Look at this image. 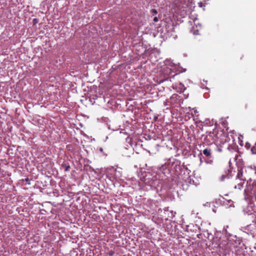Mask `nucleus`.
Segmentation results:
<instances>
[{"instance_id": "obj_1", "label": "nucleus", "mask_w": 256, "mask_h": 256, "mask_svg": "<svg viewBox=\"0 0 256 256\" xmlns=\"http://www.w3.org/2000/svg\"><path fill=\"white\" fill-rule=\"evenodd\" d=\"M218 130H214L212 132H209L206 136L204 138L205 142L208 144H212L214 142H216V134Z\"/></svg>"}, {"instance_id": "obj_2", "label": "nucleus", "mask_w": 256, "mask_h": 256, "mask_svg": "<svg viewBox=\"0 0 256 256\" xmlns=\"http://www.w3.org/2000/svg\"><path fill=\"white\" fill-rule=\"evenodd\" d=\"M216 142L220 144H224L226 143V132L224 130H220L216 134Z\"/></svg>"}, {"instance_id": "obj_3", "label": "nucleus", "mask_w": 256, "mask_h": 256, "mask_svg": "<svg viewBox=\"0 0 256 256\" xmlns=\"http://www.w3.org/2000/svg\"><path fill=\"white\" fill-rule=\"evenodd\" d=\"M254 182H252V180L251 178H250L247 181L246 188V190L248 192H250L251 194H255L254 192H252L254 186Z\"/></svg>"}, {"instance_id": "obj_4", "label": "nucleus", "mask_w": 256, "mask_h": 256, "mask_svg": "<svg viewBox=\"0 0 256 256\" xmlns=\"http://www.w3.org/2000/svg\"><path fill=\"white\" fill-rule=\"evenodd\" d=\"M236 180L245 181L246 179L243 176V174L242 170H238V172L236 178Z\"/></svg>"}, {"instance_id": "obj_5", "label": "nucleus", "mask_w": 256, "mask_h": 256, "mask_svg": "<svg viewBox=\"0 0 256 256\" xmlns=\"http://www.w3.org/2000/svg\"><path fill=\"white\" fill-rule=\"evenodd\" d=\"M226 143H229L230 142H234V138L232 134H228L226 132Z\"/></svg>"}, {"instance_id": "obj_6", "label": "nucleus", "mask_w": 256, "mask_h": 256, "mask_svg": "<svg viewBox=\"0 0 256 256\" xmlns=\"http://www.w3.org/2000/svg\"><path fill=\"white\" fill-rule=\"evenodd\" d=\"M236 182L238 183L237 185H234V188L236 189L238 188V190H242L244 184V181H239L236 180Z\"/></svg>"}, {"instance_id": "obj_7", "label": "nucleus", "mask_w": 256, "mask_h": 256, "mask_svg": "<svg viewBox=\"0 0 256 256\" xmlns=\"http://www.w3.org/2000/svg\"><path fill=\"white\" fill-rule=\"evenodd\" d=\"M203 154L207 157H211L212 152L210 149L205 148L202 151Z\"/></svg>"}, {"instance_id": "obj_8", "label": "nucleus", "mask_w": 256, "mask_h": 256, "mask_svg": "<svg viewBox=\"0 0 256 256\" xmlns=\"http://www.w3.org/2000/svg\"><path fill=\"white\" fill-rule=\"evenodd\" d=\"M230 176L227 172H226L224 174H222L220 177V180L222 182H223L225 180L226 178H230Z\"/></svg>"}, {"instance_id": "obj_9", "label": "nucleus", "mask_w": 256, "mask_h": 256, "mask_svg": "<svg viewBox=\"0 0 256 256\" xmlns=\"http://www.w3.org/2000/svg\"><path fill=\"white\" fill-rule=\"evenodd\" d=\"M196 28H194V26L192 27L190 32L194 35H198L199 34V30L197 29H196Z\"/></svg>"}, {"instance_id": "obj_10", "label": "nucleus", "mask_w": 256, "mask_h": 256, "mask_svg": "<svg viewBox=\"0 0 256 256\" xmlns=\"http://www.w3.org/2000/svg\"><path fill=\"white\" fill-rule=\"evenodd\" d=\"M198 113V111L197 110L193 108L192 110V111L191 112V115L192 116H198V115L197 114Z\"/></svg>"}, {"instance_id": "obj_11", "label": "nucleus", "mask_w": 256, "mask_h": 256, "mask_svg": "<svg viewBox=\"0 0 256 256\" xmlns=\"http://www.w3.org/2000/svg\"><path fill=\"white\" fill-rule=\"evenodd\" d=\"M251 151L252 154H256V142L254 146L252 148Z\"/></svg>"}, {"instance_id": "obj_12", "label": "nucleus", "mask_w": 256, "mask_h": 256, "mask_svg": "<svg viewBox=\"0 0 256 256\" xmlns=\"http://www.w3.org/2000/svg\"><path fill=\"white\" fill-rule=\"evenodd\" d=\"M150 12L153 16H154L157 14V10L155 9H152L150 10Z\"/></svg>"}, {"instance_id": "obj_13", "label": "nucleus", "mask_w": 256, "mask_h": 256, "mask_svg": "<svg viewBox=\"0 0 256 256\" xmlns=\"http://www.w3.org/2000/svg\"><path fill=\"white\" fill-rule=\"evenodd\" d=\"M34 24H36L38 22V18H34L32 20Z\"/></svg>"}, {"instance_id": "obj_14", "label": "nucleus", "mask_w": 256, "mask_h": 256, "mask_svg": "<svg viewBox=\"0 0 256 256\" xmlns=\"http://www.w3.org/2000/svg\"><path fill=\"white\" fill-rule=\"evenodd\" d=\"M217 150L218 152H222V146H220V147H218V148H217Z\"/></svg>"}, {"instance_id": "obj_15", "label": "nucleus", "mask_w": 256, "mask_h": 256, "mask_svg": "<svg viewBox=\"0 0 256 256\" xmlns=\"http://www.w3.org/2000/svg\"><path fill=\"white\" fill-rule=\"evenodd\" d=\"M70 166H66V169H65V171H68L70 169Z\"/></svg>"}, {"instance_id": "obj_16", "label": "nucleus", "mask_w": 256, "mask_h": 256, "mask_svg": "<svg viewBox=\"0 0 256 256\" xmlns=\"http://www.w3.org/2000/svg\"><path fill=\"white\" fill-rule=\"evenodd\" d=\"M158 18L156 16L154 18V22H158Z\"/></svg>"}, {"instance_id": "obj_17", "label": "nucleus", "mask_w": 256, "mask_h": 256, "mask_svg": "<svg viewBox=\"0 0 256 256\" xmlns=\"http://www.w3.org/2000/svg\"><path fill=\"white\" fill-rule=\"evenodd\" d=\"M188 119H190V113H188Z\"/></svg>"}, {"instance_id": "obj_18", "label": "nucleus", "mask_w": 256, "mask_h": 256, "mask_svg": "<svg viewBox=\"0 0 256 256\" xmlns=\"http://www.w3.org/2000/svg\"><path fill=\"white\" fill-rule=\"evenodd\" d=\"M112 254H113V252H110V256H112Z\"/></svg>"}, {"instance_id": "obj_19", "label": "nucleus", "mask_w": 256, "mask_h": 256, "mask_svg": "<svg viewBox=\"0 0 256 256\" xmlns=\"http://www.w3.org/2000/svg\"><path fill=\"white\" fill-rule=\"evenodd\" d=\"M246 145L247 146H250V145L248 144H246Z\"/></svg>"}, {"instance_id": "obj_20", "label": "nucleus", "mask_w": 256, "mask_h": 256, "mask_svg": "<svg viewBox=\"0 0 256 256\" xmlns=\"http://www.w3.org/2000/svg\"><path fill=\"white\" fill-rule=\"evenodd\" d=\"M246 145L247 146H250V145L248 144H246Z\"/></svg>"}, {"instance_id": "obj_21", "label": "nucleus", "mask_w": 256, "mask_h": 256, "mask_svg": "<svg viewBox=\"0 0 256 256\" xmlns=\"http://www.w3.org/2000/svg\"><path fill=\"white\" fill-rule=\"evenodd\" d=\"M246 145L247 146H250V145L248 144H246Z\"/></svg>"}]
</instances>
